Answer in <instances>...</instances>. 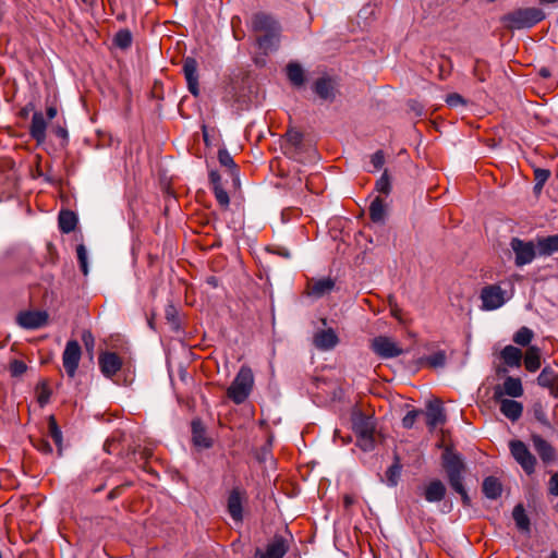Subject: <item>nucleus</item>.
<instances>
[{
  "instance_id": "f257e3e1",
  "label": "nucleus",
  "mask_w": 558,
  "mask_h": 558,
  "mask_svg": "<svg viewBox=\"0 0 558 558\" xmlns=\"http://www.w3.org/2000/svg\"><path fill=\"white\" fill-rule=\"evenodd\" d=\"M252 31L259 33L256 37L258 48L265 53L278 49L280 43L281 25L271 15L265 12H257L252 16Z\"/></svg>"
},
{
  "instance_id": "f03ea898",
  "label": "nucleus",
  "mask_w": 558,
  "mask_h": 558,
  "mask_svg": "<svg viewBox=\"0 0 558 558\" xmlns=\"http://www.w3.org/2000/svg\"><path fill=\"white\" fill-rule=\"evenodd\" d=\"M441 466L446 472L450 487L461 496L462 504L465 507L471 506V498L463 485L466 465L462 456L451 447H446L441 454Z\"/></svg>"
},
{
  "instance_id": "7ed1b4c3",
  "label": "nucleus",
  "mask_w": 558,
  "mask_h": 558,
  "mask_svg": "<svg viewBox=\"0 0 558 558\" xmlns=\"http://www.w3.org/2000/svg\"><path fill=\"white\" fill-rule=\"evenodd\" d=\"M281 148L286 156L303 163L315 161L318 156L317 150L312 145L304 143L303 133L294 128L288 129Z\"/></svg>"
},
{
  "instance_id": "20e7f679",
  "label": "nucleus",
  "mask_w": 558,
  "mask_h": 558,
  "mask_svg": "<svg viewBox=\"0 0 558 558\" xmlns=\"http://www.w3.org/2000/svg\"><path fill=\"white\" fill-rule=\"evenodd\" d=\"M546 17L545 12L535 7L518 8L500 17V23L508 31L531 28Z\"/></svg>"
},
{
  "instance_id": "39448f33",
  "label": "nucleus",
  "mask_w": 558,
  "mask_h": 558,
  "mask_svg": "<svg viewBox=\"0 0 558 558\" xmlns=\"http://www.w3.org/2000/svg\"><path fill=\"white\" fill-rule=\"evenodd\" d=\"M352 428L356 434V445L363 451H371L375 447L376 423L373 416L366 415L361 411L352 414Z\"/></svg>"
},
{
  "instance_id": "423d86ee",
  "label": "nucleus",
  "mask_w": 558,
  "mask_h": 558,
  "mask_svg": "<svg viewBox=\"0 0 558 558\" xmlns=\"http://www.w3.org/2000/svg\"><path fill=\"white\" fill-rule=\"evenodd\" d=\"M254 385L253 372L247 366H242L227 390V396L235 404L243 403L250 396Z\"/></svg>"
},
{
  "instance_id": "0eeeda50",
  "label": "nucleus",
  "mask_w": 558,
  "mask_h": 558,
  "mask_svg": "<svg viewBox=\"0 0 558 558\" xmlns=\"http://www.w3.org/2000/svg\"><path fill=\"white\" fill-rule=\"evenodd\" d=\"M509 449L513 459L521 465L527 475L535 472L536 458L531 453L522 440H511Z\"/></svg>"
},
{
  "instance_id": "6e6552de",
  "label": "nucleus",
  "mask_w": 558,
  "mask_h": 558,
  "mask_svg": "<svg viewBox=\"0 0 558 558\" xmlns=\"http://www.w3.org/2000/svg\"><path fill=\"white\" fill-rule=\"evenodd\" d=\"M501 386H496L494 389L493 399L500 404V412L510 421L517 422L523 412V405L512 399H505Z\"/></svg>"
},
{
  "instance_id": "1a4fd4ad",
  "label": "nucleus",
  "mask_w": 558,
  "mask_h": 558,
  "mask_svg": "<svg viewBox=\"0 0 558 558\" xmlns=\"http://www.w3.org/2000/svg\"><path fill=\"white\" fill-rule=\"evenodd\" d=\"M81 356L82 349L80 343L76 340H69L62 353L63 367L69 377L73 378L75 376Z\"/></svg>"
},
{
  "instance_id": "9d476101",
  "label": "nucleus",
  "mask_w": 558,
  "mask_h": 558,
  "mask_svg": "<svg viewBox=\"0 0 558 558\" xmlns=\"http://www.w3.org/2000/svg\"><path fill=\"white\" fill-rule=\"evenodd\" d=\"M510 246L515 255L514 263L519 267L532 263L535 258L536 251L532 241L526 242L519 238H512Z\"/></svg>"
},
{
  "instance_id": "9b49d317",
  "label": "nucleus",
  "mask_w": 558,
  "mask_h": 558,
  "mask_svg": "<svg viewBox=\"0 0 558 558\" xmlns=\"http://www.w3.org/2000/svg\"><path fill=\"white\" fill-rule=\"evenodd\" d=\"M372 350L381 359H392L401 355L403 350L391 338L378 336L372 340Z\"/></svg>"
},
{
  "instance_id": "f8f14e48",
  "label": "nucleus",
  "mask_w": 558,
  "mask_h": 558,
  "mask_svg": "<svg viewBox=\"0 0 558 558\" xmlns=\"http://www.w3.org/2000/svg\"><path fill=\"white\" fill-rule=\"evenodd\" d=\"M246 500V493L240 487H233L227 499V510L234 522L243 520V502Z\"/></svg>"
},
{
  "instance_id": "ddd939ff",
  "label": "nucleus",
  "mask_w": 558,
  "mask_h": 558,
  "mask_svg": "<svg viewBox=\"0 0 558 558\" xmlns=\"http://www.w3.org/2000/svg\"><path fill=\"white\" fill-rule=\"evenodd\" d=\"M48 318L45 311H24L16 316V323L24 329H38L48 323Z\"/></svg>"
},
{
  "instance_id": "4468645a",
  "label": "nucleus",
  "mask_w": 558,
  "mask_h": 558,
  "mask_svg": "<svg viewBox=\"0 0 558 558\" xmlns=\"http://www.w3.org/2000/svg\"><path fill=\"white\" fill-rule=\"evenodd\" d=\"M98 364L101 374L106 378H112L122 368L123 362L116 352L105 351L99 354Z\"/></svg>"
},
{
  "instance_id": "2eb2a0df",
  "label": "nucleus",
  "mask_w": 558,
  "mask_h": 558,
  "mask_svg": "<svg viewBox=\"0 0 558 558\" xmlns=\"http://www.w3.org/2000/svg\"><path fill=\"white\" fill-rule=\"evenodd\" d=\"M182 71L187 83L189 92L197 97L199 95L197 61L192 57L185 58L183 60Z\"/></svg>"
},
{
  "instance_id": "dca6fc26",
  "label": "nucleus",
  "mask_w": 558,
  "mask_h": 558,
  "mask_svg": "<svg viewBox=\"0 0 558 558\" xmlns=\"http://www.w3.org/2000/svg\"><path fill=\"white\" fill-rule=\"evenodd\" d=\"M483 308L493 311L500 307L505 303L504 291L499 286L485 287L481 292Z\"/></svg>"
},
{
  "instance_id": "f3484780",
  "label": "nucleus",
  "mask_w": 558,
  "mask_h": 558,
  "mask_svg": "<svg viewBox=\"0 0 558 558\" xmlns=\"http://www.w3.org/2000/svg\"><path fill=\"white\" fill-rule=\"evenodd\" d=\"M313 90L320 99L331 102L336 99L337 83L332 77L325 75L315 81Z\"/></svg>"
},
{
  "instance_id": "a211bd4d",
  "label": "nucleus",
  "mask_w": 558,
  "mask_h": 558,
  "mask_svg": "<svg viewBox=\"0 0 558 558\" xmlns=\"http://www.w3.org/2000/svg\"><path fill=\"white\" fill-rule=\"evenodd\" d=\"M335 288V280L327 277L322 279H312L307 282L306 293L315 299H320L329 294Z\"/></svg>"
},
{
  "instance_id": "6ab92c4d",
  "label": "nucleus",
  "mask_w": 558,
  "mask_h": 558,
  "mask_svg": "<svg viewBox=\"0 0 558 558\" xmlns=\"http://www.w3.org/2000/svg\"><path fill=\"white\" fill-rule=\"evenodd\" d=\"M339 342L338 336L333 329L319 330L314 335L313 343L320 351L333 349Z\"/></svg>"
},
{
  "instance_id": "aec40b11",
  "label": "nucleus",
  "mask_w": 558,
  "mask_h": 558,
  "mask_svg": "<svg viewBox=\"0 0 558 558\" xmlns=\"http://www.w3.org/2000/svg\"><path fill=\"white\" fill-rule=\"evenodd\" d=\"M537 384L547 388L554 398H558V373L551 367L546 366L542 369L537 377Z\"/></svg>"
},
{
  "instance_id": "412c9836",
  "label": "nucleus",
  "mask_w": 558,
  "mask_h": 558,
  "mask_svg": "<svg viewBox=\"0 0 558 558\" xmlns=\"http://www.w3.org/2000/svg\"><path fill=\"white\" fill-rule=\"evenodd\" d=\"M446 421L445 411L440 400L429 401L426 411V423L430 429Z\"/></svg>"
},
{
  "instance_id": "4be33fe9",
  "label": "nucleus",
  "mask_w": 558,
  "mask_h": 558,
  "mask_svg": "<svg viewBox=\"0 0 558 558\" xmlns=\"http://www.w3.org/2000/svg\"><path fill=\"white\" fill-rule=\"evenodd\" d=\"M531 439L533 441L534 449L544 463H550L556 459V451L548 441L537 434H533Z\"/></svg>"
},
{
  "instance_id": "5701e85b",
  "label": "nucleus",
  "mask_w": 558,
  "mask_h": 558,
  "mask_svg": "<svg viewBox=\"0 0 558 558\" xmlns=\"http://www.w3.org/2000/svg\"><path fill=\"white\" fill-rule=\"evenodd\" d=\"M288 550L289 545L287 541L282 536L276 535L271 542H269L260 558H283Z\"/></svg>"
},
{
  "instance_id": "b1692460",
  "label": "nucleus",
  "mask_w": 558,
  "mask_h": 558,
  "mask_svg": "<svg viewBox=\"0 0 558 558\" xmlns=\"http://www.w3.org/2000/svg\"><path fill=\"white\" fill-rule=\"evenodd\" d=\"M46 129H47V123H46L43 112H40V111L34 112L32 122L29 125V134L38 144H41L46 141Z\"/></svg>"
},
{
  "instance_id": "393cba45",
  "label": "nucleus",
  "mask_w": 558,
  "mask_h": 558,
  "mask_svg": "<svg viewBox=\"0 0 558 558\" xmlns=\"http://www.w3.org/2000/svg\"><path fill=\"white\" fill-rule=\"evenodd\" d=\"M192 439L193 444L199 448L208 449L213 446V440L207 436L201 420L192 421Z\"/></svg>"
},
{
  "instance_id": "a878e982",
  "label": "nucleus",
  "mask_w": 558,
  "mask_h": 558,
  "mask_svg": "<svg viewBox=\"0 0 558 558\" xmlns=\"http://www.w3.org/2000/svg\"><path fill=\"white\" fill-rule=\"evenodd\" d=\"M446 496V486L440 480L430 481L424 489V498L428 502H439Z\"/></svg>"
},
{
  "instance_id": "bb28decb",
  "label": "nucleus",
  "mask_w": 558,
  "mask_h": 558,
  "mask_svg": "<svg viewBox=\"0 0 558 558\" xmlns=\"http://www.w3.org/2000/svg\"><path fill=\"white\" fill-rule=\"evenodd\" d=\"M536 248L541 256H550L558 253V234L538 236L536 239Z\"/></svg>"
},
{
  "instance_id": "cd10ccee",
  "label": "nucleus",
  "mask_w": 558,
  "mask_h": 558,
  "mask_svg": "<svg viewBox=\"0 0 558 558\" xmlns=\"http://www.w3.org/2000/svg\"><path fill=\"white\" fill-rule=\"evenodd\" d=\"M483 494L489 499H497L501 496L502 485L495 476H487L482 485Z\"/></svg>"
},
{
  "instance_id": "c85d7f7f",
  "label": "nucleus",
  "mask_w": 558,
  "mask_h": 558,
  "mask_svg": "<svg viewBox=\"0 0 558 558\" xmlns=\"http://www.w3.org/2000/svg\"><path fill=\"white\" fill-rule=\"evenodd\" d=\"M501 359L510 367H519L521 365L522 352L513 345H506L501 353Z\"/></svg>"
},
{
  "instance_id": "c756f323",
  "label": "nucleus",
  "mask_w": 558,
  "mask_h": 558,
  "mask_svg": "<svg viewBox=\"0 0 558 558\" xmlns=\"http://www.w3.org/2000/svg\"><path fill=\"white\" fill-rule=\"evenodd\" d=\"M58 223L61 232L70 233L76 228L77 217L71 210H61L58 217Z\"/></svg>"
},
{
  "instance_id": "7c9ffc66",
  "label": "nucleus",
  "mask_w": 558,
  "mask_h": 558,
  "mask_svg": "<svg viewBox=\"0 0 558 558\" xmlns=\"http://www.w3.org/2000/svg\"><path fill=\"white\" fill-rule=\"evenodd\" d=\"M524 366L531 373L536 372L541 367V350L537 347L531 345L526 350Z\"/></svg>"
},
{
  "instance_id": "2f4dec72",
  "label": "nucleus",
  "mask_w": 558,
  "mask_h": 558,
  "mask_svg": "<svg viewBox=\"0 0 558 558\" xmlns=\"http://www.w3.org/2000/svg\"><path fill=\"white\" fill-rule=\"evenodd\" d=\"M504 395L512 398H519L523 395V387L520 378L507 377L501 387Z\"/></svg>"
},
{
  "instance_id": "473e14b6",
  "label": "nucleus",
  "mask_w": 558,
  "mask_h": 558,
  "mask_svg": "<svg viewBox=\"0 0 558 558\" xmlns=\"http://www.w3.org/2000/svg\"><path fill=\"white\" fill-rule=\"evenodd\" d=\"M287 76L296 87H301L305 82L304 70L299 63L291 62L287 65Z\"/></svg>"
},
{
  "instance_id": "72a5a7b5",
  "label": "nucleus",
  "mask_w": 558,
  "mask_h": 558,
  "mask_svg": "<svg viewBox=\"0 0 558 558\" xmlns=\"http://www.w3.org/2000/svg\"><path fill=\"white\" fill-rule=\"evenodd\" d=\"M48 435L52 438V440L54 441L57 448H58V453L59 456L62 454V432L57 423V420L54 417V415H49L48 416Z\"/></svg>"
},
{
  "instance_id": "f704fd0d",
  "label": "nucleus",
  "mask_w": 558,
  "mask_h": 558,
  "mask_svg": "<svg viewBox=\"0 0 558 558\" xmlns=\"http://www.w3.org/2000/svg\"><path fill=\"white\" fill-rule=\"evenodd\" d=\"M35 391L37 402L41 408L49 403L52 390L49 386L48 380L44 379L39 381L35 388Z\"/></svg>"
},
{
  "instance_id": "c9c22d12",
  "label": "nucleus",
  "mask_w": 558,
  "mask_h": 558,
  "mask_svg": "<svg viewBox=\"0 0 558 558\" xmlns=\"http://www.w3.org/2000/svg\"><path fill=\"white\" fill-rule=\"evenodd\" d=\"M512 518L521 531H529L530 530V519L527 514L525 513V509L523 505L519 504L513 508L512 511Z\"/></svg>"
},
{
  "instance_id": "e433bc0d",
  "label": "nucleus",
  "mask_w": 558,
  "mask_h": 558,
  "mask_svg": "<svg viewBox=\"0 0 558 558\" xmlns=\"http://www.w3.org/2000/svg\"><path fill=\"white\" fill-rule=\"evenodd\" d=\"M402 464L398 454H395L393 463L386 471L387 484L396 486L401 475Z\"/></svg>"
},
{
  "instance_id": "4c0bfd02",
  "label": "nucleus",
  "mask_w": 558,
  "mask_h": 558,
  "mask_svg": "<svg viewBox=\"0 0 558 558\" xmlns=\"http://www.w3.org/2000/svg\"><path fill=\"white\" fill-rule=\"evenodd\" d=\"M369 217L373 222H381L385 217V205L380 197H376L369 205Z\"/></svg>"
},
{
  "instance_id": "58836bf2",
  "label": "nucleus",
  "mask_w": 558,
  "mask_h": 558,
  "mask_svg": "<svg viewBox=\"0 0 558 558\" xmlns=\"http://www.w3.org/2000/svg\"><path fill=\"white\" fill-rule=\"evenodd\" d=\"M132 41V33L128 28L120 29L113 37V44L122 50L130 48Z\"/></svg>"
},
{
  "instance_id": "ea45409f",
  "label": "nucleus",
  "mask_w": 558,
  "mask_h": 558,
  "mask_svg": "<svg viewBox=\"0 0 558 558\" xmlns=\"http://www.w3.org/2000/svg\"><path fill=\"white\" fill-rule=\"evenodd\" d=\"M550 177V171L548 169L536 168L534 169V192L539 193L543 190L544 184Z\"/></svg>"
},
{
  "instance_id": "a19ab883",
  "label": "nucleus",
  "mask_w": 558,
  "mask_h": 558,
  "mask_svg": "<svg viewBox=\"0 0 558 558\" xmlns=\"http://www.w3.org/2000/svg\"><path fill=\"white\" fill-rule=\"evenodd\" d=\"M533 338V331L527 327H521L513 336V341L519 345H527Z\"/></svg>"
},
{
  "instance_id": "79ce46f5",
  "label": "nucleus",
  "mask_w": 558,
  "mask_h": 558,
  "mask_svg": "<svg viewBox=\"0 0 558 558\" xmlns=\"http://www.w3.org/2000/svg\"><path fill=\"white\" fill-rule=\"evenodd\" d=\"M446 352L442 351V350H439L435 353H433L432 355L427 356L425 359L426 363L430 366V367H442L445 364H446Z\"/></svg>"
},
{
  "instance_id": "37998d69",
  "label": "nucleus",
  "mask_w": 558,
  "mask_h": 558,
  "mask_svg": "<svg viewBox=\"0 0 558 558\" xmlns=\"http://www.w3.org/2000/svg\"><path fill=\"white\" fill-rule=\"evenodd\" d=\"M375 189L377 192L388 195L391 191L390 178L388 171L385 170L381 177L376 181Z\"/></svg>"
},
{
  "instance_id": "c03bdc74",
  "label": "nucleus",
  "mask_w": 558,
  "mask_h": 558,
  "mask_svg": "<svg viewBox=\"0 0 558 558\" xmlns=\"http://www.w3.org/2000/svg\"><path fill=\"white\" fill-rule=\"evenodd\" d=\"M533 415L535 417L536 421H538L542 425L548 427V428H551V425L547 418V415H546V412H545V409L544 407L542 405L541 402H536L533 404Z\"/></svg>"
},
{
  "instance_id": "a18cd8bd",
  "label": "nucleus",
  "mask_w": 558,
  "mask_h": 558,
  "mask_svg": "<svg viewBox=\"0 0 558 558\" xmlns=\"http://www.w3.org/2000/svg\"><path fill=\"white\" fill-rule=\"evenodd\" d=\"M473 75L480 82H485L488 75V64L485 61L476 60L473 68Z\"/></svg>"
},
{
  "instance_id": "49530a36",
  "label": "nucleus",
  "mask_w": 558,
  "mask_h": 558,
  "mask_svg": "<svg viewBox=\"0 0 558 558\" xmlns=\"http://www.w3.org/2000/svg\"><path fill=\"white\" fill-rule=\"evenodd\" d=\"M12 377H20L27 371V365L22 360H13L9 365Z\"/></svg>"
},
{
  "instance_id": "de8ad7c7",
  "label": "nucleus",
  "mask_w": 558,
  "mask_h": 558,
  "mask_svg": "<svg viewBox=\"0 0 558 558\" xmlns=\"http://www.w3.org/2000/svg\"><path fill=\"white\" fill-rule=\"evenodd\" d=\"M213 191L218 204L223 208H228L230 198L227 191L222 186H216V189H213Z\"/></svg>"
},
{
  "instance_id": "09e8293b",
  "label": "nucleus",
  "mask_w": 558,
  "mask_h": 558,
  "mask_svg": "<svg viewBox=\"0 0 558 558\" xmlns=\"http://www.w3.org/2000/svg\"><path fill=\"white\" fill-rule=\"evenodd\" d=\"M77 259L80 263L81 270L84 275L88 274L87 267V252L83 244L77 245L76 247Z\"/></svg>"
},
{
  "instance_id": "8fccbe9b",
  "label": "nucleus",
  "mask_w": 558,
  "mask_h": 558,
  "mask_svg": "<svg viewBox=\"0 0 558 558\" xmlns=\"http://www.w3.org/2000/svg\"><path fill=\"white\" fill-rule=\"evenodd\" d=\"M422 414L421 410H412L409 411L405 416L402 418V426L404 428H412L416 418Z\"/></svg>"
},
{
  "instance_id": "3c124183",
  "label": "nucleus",
  "mask_w": 558,
  "mask_h": 558,
  "mask_svg": "<svg viewBox=\"0 0 558 558\" xmlns=\"http://www.w3.org/2000/svg\"><path fill=\"white\" fill-rule=\"evenodd\" d=\"M218 160L221 166L227 168L235 167L232 156L225 148L218 150Z\"/></svg>"
},
{
  "instance_id": "603ef678",
  "label": "nucleus",
  "mask_w": 558,
  "mask_h": 558,
  "mask_svg": "<svg viewBox=\"0 0 558 558\" xmlns=\"http://www.w3.org/2000/svg\"><path fill=\"white\" fill-rule=\"evenodd\" d=\"M32 442H33V446L40 452L43 453H51L52 452V447L51 445L49 444L48 440L44 439V438H37V439H32Z\"/></svg>"
},
{
  "instance_id": "864d4df0",
  "label": "nucleus",
  "mask_w": 558,
  "mask_h": 558,
  "mask_svg": "<svg viewBox=\"0 0 558 558\" xmlns=\"http://www.w3.org/2000/svg\"><path fill=\"white\" fill-rule=\"evenodd\" d=\"M82 341L85 345V349L86 351L89 353V354H93V351H94V347H95V338L92 333V331L89 330H84L82 332Z\"/></svg>"
},
{
  "instance_id": "5fc2aeb1",
  "label": "nucleus",
  "mask_w": 558,
  "mask_h": 558,
  "mask_svg": "<svg viewBox=\"0 0 558 558\" xmlns=\"http://www.w3.org/2000/svg\"><path fill=\"white\" fill-rule=\"evenodd\" d=\"M131 486H133V482H132V481H128V482H125V483H123V484H121V485L116 486L114 488H112V489L109 492V494H108V496H107V499H108V500H113V499H116V498L120 497V496L122 495L123 490H124L126 487H131Z\"/></svg>"
},
{
  "instance_id": "6e6d98bb",
  "label": "nucleus",
  "mask_w": 558,
  "mask_h": 558,
  "mask_svg": "<svg viewBox=\"0 0 558 558\" xmlns=\"http://www.w3.org/2000/svg\"><path fill=\"white\" fill-rule=\"evenodd\" d=\"M446 104L450 107H458L465 105V100L458 93H451L446 96Z\"/></svg>"
},
{
  "instance_id": "4d7b16f0",
  "label": "nucleus",
  "mask_w": 558,
  "mask_h": 558,
  "mask_svg": "<svg viewBox=\"0 0 558 558\" xmlns=\"http://www.w3.org/2000/svg\"><path fill=\"white\" fill-rule=\"evenodd\" d=\"M371 162L375 170H379L385 163V155L383 150H377L371 157Z\"/></svg>"
},
{
  "instance_id": "13d9d810",
  "label": "nucleus",
  "mask_w": 558,
  "mask_h": 558,
  "mask_svg": "<svg viewBox=\"0 0 558 558\" xmlns=\"http://www.w3.org/2000/svg\"><path fill=\"white\" fill-rule=\"evenodd\" d=\"M208 177L213 189H216V186H222L221 177L217 170H211Z\"/></svg>"
},
{
  "instance_id": "bf43d9fd",
  "label": "nucleus",
  "mask_w": 558,
  "mask_h": 558,
  "mask_svg": "<svg viewBox=\"0 0 558 558\" xmlns=\"http://www.w3.org/2000/svg\"><path fill=\"white\" fill-rule=\"evenodd\" d=\"M549 493L558 496V473L551 475L549 481Z\"/></svg>"
},
{
  "instance_id": "052dcab7",
  "label": "nucleus",
  "mask_w": 558,
  "mask_h": 558,
  "mask_svg": "<svg viewBox=\"0 0 558 558\" xmlns=\"http://www.w3.org/2000/svg\"><path fill=\"white\" fill-rule=\"evenodd\" d=\"M389 310L392 317H395L399 322H402V310L399 307L398 303L392 304V306Z\"/></svg>"
},
{
  "instance_id": "680f3d73",
  "label": "nucleus",
  "mask_w": 558,
  "mask_h": 558,
  "mask_svg": "<svg viewBox=\"0 0 558 558\" xmlns=\"http://www.w3.org/2000/svg\"><path fill=\"white\" fill-rule=\"evenodd\" d=\"M166 318L169 320V322H172L174 323L175 319H177V310L173 305H169L167 308H166Z\"/></svg>"
},
{
  "instance_id": "e2e57ef3",
  "label": "nucleus",
  "mask_w": 558,
  "mask_h": 558,
  "mask_svg": "<svg viewBox=\"0 0 558 558\" xmlns=\"http://www.w3.org/2000/svg\"><path fill=\"white\" fill-rule=\"evenodd\" d=\"M356 501L355 497L353 495H344L343 496V505L345 510H349L352 505H354Z\"/></svg>"
},
{
  "instance_id": "0e129e2a",
  "label": "nucleus",
  "mask_w": 558,
  "mask_h": 558,
  "mask_svg": "<svg viewBox=\"0 0 558 558\" xmlns=\"http://www.w3.org/2000/svg\"><path fill=\"white\" fill-rule=\"evenodd\" d=\"M333 438L335 440H337L338 438L341 440L342 445H347L351 441V437L348 436V437H342L340 435V432L339 430H335V435H333Z\"/></svg>"
},
{
  "instance_id": "69168bd1",
  "label": "nucleus",
  "mask_w": 558,
  "mask_h": 558,
  "mask_svg": "<svg viewBox=\"0 0 558 558\" xmlns=\"http://www.w3.org/2000/svg\"><path fill=\"white\" fill-rule=\"evenodd\" d=\"M57 112L58 111H57L56 107H53V106L48 107L47 110H46L47 118L49 120H52L53 118H56Z\"/></svg>"
},
{
  "instance_id": "338daca9",
  "label": "nucleus",
  "mask_w": 558,
  "mask_h": 558,
  "mask_svg": "<svg viewBox=\"0 0 558 558\" xmlns=\"http://www.w3.org/2000/svg\"><path fill=\"white\" fill-rule=\"evenodd\" d=\"M140 454H141V459L147 461L153 456V452L150 449L145 448L140 451Z\"/></svg>"
},
{
  "instance_id": "774afa93",
  "label": "nucleus",
  "mask_w": 558,
  "mask_h": 558,
  "mask_svg": "<svg viewBox=\"0 0 558 558\" xmlns=\"http://www.w3.org/2000/svg\"><path fill=\"white\" fill-rule=\"evenodd\" d=\"M206 282H207L209 286H211L213 288H217V287H218V283H219L218 279H217L216 277H214V276L208 277V278H207V280H206Z\"/></svg>"
}]
</instances>
